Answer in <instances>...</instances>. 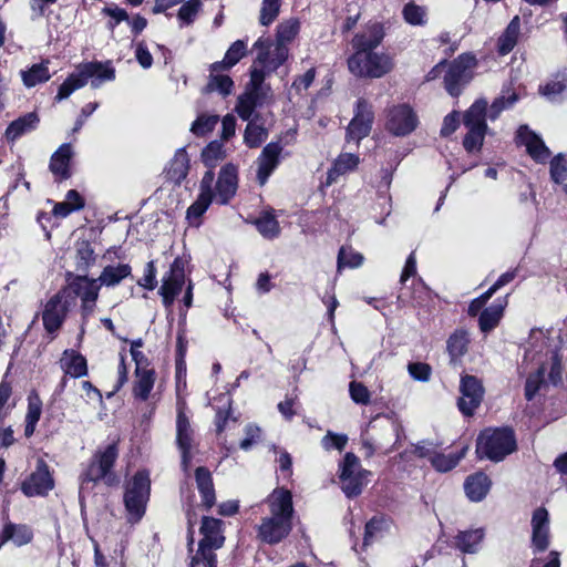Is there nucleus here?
Masks as SVG:
<instances>
[{
	"label": "nucleus",
	"mask_w": 567,
	"mask_h": 567,
	"mask_svg": "<svg viewBox=\"0 0 567 567\" xmlns=\"http://www.w3.org/2000/svg\"><path fill=\"white\" fill-rule=\"evenodd\" d=\"M563 337L559 331L533 328L524 343L520 368L527 374L525 390L565 388L560 362Z\"/></svg>",
	"instance_id": "1"
},
{
	"label": "nucleus",
	"mask_w": 567,
	"mask_h": 567,
	"mask_svg": "<svg viewBox=\"0 0 567 567\" xmlns=\"http://www.w3.org/2000/svg\"><path fill=\"white\" fill-rule=\"evenodd\" d=\"M270 515L262 518L258 536L262 542L277 544L287 537L292 528V495L288 489L276 488L266 499Z\"/></svg>",
	"instance_id": "2"
},
{
	"label": "nucleus",
	"mask_w": 567,
	"mask_h": 567,
	"mask_svg": "<svg viewBox=\"0 0 567 567\" xmlns=\"http://www.w3.org/2000/svg\"><path fill=\"white\" fill-rule=\"evenodd\" d=\"M118 457L117 443L113 442L96 449L80 476L79 496L83 499L93 488L102 483L106 486L118 484V476L114 472V465Z\"/></svg>",
	"instance_id": "3"
},
{
	"label": "nucleus",
	"mask_w": 567,
	"mask_h": 567,
	"mask_svg": "<svg viewBox=\"0 0 567 567\" xmlns=\"http://www.w3.org/2000/svg\"><path fill=\"white\" fill-rule=\"evenodd\" d=\"M114 79L115 69L111 61L80 64L75 72L71 73L60 85L55 100L60 102L68 99L74 91L85 86L89 80H91V86L97 89L104 82H111Z\"/></svg>",
	"instance_id": "4"
},
{
	"label": "nucleus",
	"mask_w": 567,
	"mask_h": 567,
	"mask_svg": "<svg viewBox=\"0 0 567 567\" xmlns=\"http://www.w3.org/2000/svg\"><path fill=\"white\" fill-rule=\"evenodd\" d=\"M516 450L514 431L509 427H488L476 440V454L480 458L501 462Z\"/></svg>",
	"instance_id": "5"
},
{
	"label": "nucleus",
	"mask_w": 567,
	"mask_h": 567,
	"mask_svg": "<svg viewBox=\"0 0 567 567\" xmlns=\"http://www.w3.org/2000/svg\"><path fill=\"white\" fill-rule=\"evenodd\" d=\"M200 533L203 535L197 553L192 557L190 567H216L217 560L214 554L224 544L221 535V520L213 517H203Z\"/></svg>",
	"instance_id": "6"
},
{
	"label": "nucleus",
	"mask_w": 567,
	"mask_h": 567,
	"mask_svg": "<svg viewBox=\"0 0 567 567\" xmlns=\"http://www.w3.org/2000/svg\"><path fill=\"white\" fill-rule=\"evenodd\" d=\"M348 68L355 76L379 79L392 71L394 62L385 52H354L348 59Z\"/></svg>",
	"instance_id": "7"
},
{
	"label": "nucleus",
	"mask_w": 567,
	"mask_h": 567,
	"mask_svg": "<svg viewBox=\"0 0 567 567\" xmlns=\"http://www.w3.org/2000/svg\"><path fill=\"white\" fill-rule=\"evenodd\" d=\"M150 493L151 478L146 471H138L125 483L124 504L130 522L136 523L143 517Z\"/></svg>",
	"instance_id": "8"
},
{
	"label": "nucleus",
	"mask_w": 567,
	"mask_h": 567,
	"mask_svg": "<svg viewBox=\"0 0 567 567\" xmlns=\"http://www.w3.org/2000/svg\"><path fill=\"white\" fill-rule=\"evenodd\" d=\"M475 66V56L470 53H463L446 63L443 84L451 96L457 97L462 94L463 90L474 78Z\"/></svg>",
	"instance_id": "9"
},
{
	"label": "nucleus",
	"mask_w": 567,
	"mask_h": 567,
	"mask_svg": "<svg viewBox=\"0 0 567 567\" xmlns=\"http://www.w3.org/2000/svg\"><path fill=\"white\" fill-rule=\"evenodd\" d=\"M487 102L485 100L475 101L465 112L463 123L467 128V133L463 140V146L468 153L480 152L482 148L486 125Z\"/></svg>",
	"instance_id": "10"
},
{
	"label": "nucleus",
	"mask_w": 567,
	"mask_h": 567,
	"mask_svg": "<svg viewBox=\"0 0 567 567\" xmlns=\"http://www.w3.org/2000/svg\"><path fill=\"white\" fill-rule=\"evenodd\" d=\"M100 288L96 279L89 278L85 275H76L69 280L66 287L61 291H65V297L71 301V305L75 298L81 299L82 318L83 321H86L95 310Z\"/></svg>",
	"instance_id": "11"
},
{
	"label": "nucleus",
	"mask_w": 567,
	"mask_h": 567,
	"mask_svg": "<svg viewBox=\"0 0 567 567\" xmlns=\"http://www.w3.org/2000/svg\"><path fill=\"white\" fill-rule=\"evenodd\" d=\"M256 58L250 71H259L269 75L281 66L288 59L289 50L286 45H276L270 38L260 37L252 45Z\"/></svg>",
	"instance_id": "12"
},
{
	"label": "nucleus",
	"mask_w": 567,
	"mask_h": 567,
	"mask_svg": "<svg viewBox=\"0 0 567 567\" xmlns=\"http://www.w3.org/2000/svg\"><path fill=\"white\" fill-rule=\"evenodd\" d=\"M339 480L342 492L348 497L361 494L368 483L370 472L362 468L360 460L353 453H347L339 466Z\"/></svg>",
	"instance_id": "13"
},
{
	"label": "nucleus",
	"mask_w": 567,
	"mask_h": 567,
	"mask_svg": "<svg viewBox=\"0 0 567 567\" xmlns=\"http://www.w3.org/2000/svg\"><path fill=\"white\" fill-rule=\"evenodd\" d=\"M188 264L186 257H176L171 265L168 272L162 278V285L158 293L162 297L163 305L166 309H171L175 298L182 292L186 285L185 268Z\"/></svg>",
	"instance_id": "14"
},
{
	"label": "nucleus",
	"mask_w": 567,
	"mask_h": 567,
	"mask_svg": "<svg viewBox=\"0 0 567 567\" xmlns=\"http://www.w3.org/2000/svg\"><path fill=\"white\" fill-rule=\"evenodd\" d=\"M71 308V301L66 299L65 291L59 290L43 305L41 312L42 323L47 333L55 336L62 328Z\"/></svg>",
	"instance_id": "15"
},
{
	"label": "nucleus",
	"mask_w": 567,
	"mask_h": 567,
	"mask_svg": "<svg viewBox=\"0 0 567 567\" xmlns=\"http://www.w3.org/2000/svg\"><path fill=\"white\" fill-rule=\"evenodd\" d=\"M374 113L372 105L364 99H359L354 109V116L347 128V140L357 144L367 137L372 128Z\"/></svg>",
	"instance_id": "16"
},
{
	"label": "nucleus",
	"mask_w": 567,
	"mask_h": 567,
	"mask_svg": "<svg viewBox=\"0 0 567 567\" xmlns=\"http://www.w3.org/2000/svg\"><path fill=\"white\" fill-rule=\"evenodd\" d=\"M54 487V480L43 460H38L35 470L23 481L21 491L28 497L44 496Z\"/></svg>",
	"instance_id": "17"
},
{
	"label": "nucleus",
	"mask_w": 567,
	"mask_h": 567,
	"mask_svg": "<svg viewBox=\"0 0 567 567\" xmlns=\"http://www.w3.org/2000/svg\"><path fill=\"white\" fill-rule=\"evenodd\" d=\"M417 126V116L406 104L393 106L388 114L386 128L395 136H405Z\"/></svg>",
	"instance_id": "18"
},
{
	"label": "nucleus",
	"mask_w": 567,
	"mask_h": 567,
	"mask_svg": "<svg viewBox=\"0 0 567 567\" xmlns=\"http://www.w3.org/2000/svg\"><path fill=\"white\" fill-rule=\"evenodd\" d=\"M516 142L526 148L527 154L538 164L548 162L551 152L543 138L527 125H520L516 132Z\"/></svg>",
	"instance_id": "19"
},
{
	"label": "nucleus",
	"mask_w": 567,
	"mask_h": 567,
	"mask_svg": "<svg viewBox=\"0 0 567 567\" xmlns=\"http://www.w3.org/2000/svg\"><path fill=\"white\" fill-rule=\"evenodd\" d=\"M64 372L62 388L75 386V381L87 374L86 359L74 350H65L60 360Z\"/></svg>",
	"instance_id": "20"
},
{
	"label": "nucleus",
	"mask_w": 567,
	"mask_h": 567,
	"mask_svg": "<svg viewBox=\"0 0 567 567\" xmlns=\"http://www.w3.org/2000/svg\"><path fill=\"white\" fill-rule=\"evenodd\" d=\"M238 188V168L228 163L220 168L216 182V202L226 205L235 197Z\"/></svg>",
	"instance_id": "21"
},
{
	"label": "nucleus",
	"mask_w": 567,
	"mask_h": 567,
	"mask_svg": "<svg viewBox=\"0 0 567 567\" xmlns=\"http://www.w3.org/2000/svg\"><path fill=\"white\" fill-rule=\"evenodd\" d=\"M190 169V158L186 147L175 151L173 157L166 163L163 175L166 182L174 186H181L187 178Z\"/></svg>",
	"instance_id": "22"
},
{
	"label": "nucleus",
	"mask_w": 567,
	"mask_h": 567,
	"mask_svg": "<svg viewBox=\"0 0 567 567\" xmlns=\"http://www.w3.org/2000/svg\"><path fill=\"white\" fill-rule=\"evenodd\" d=\"M176 442L182 454V467L185 472L188 470L190 462V449L193 442V431L188 417L183 411L181 401L178 400V414L176 421Z\"/></svg>",
	"instance_id": "23"
},
{
	"label": "nucleus",
	"mask_w": 567,
	"mask_h": 567,
	"mask_svg": "<svg viewBox=\"0 0 567 567\" xmlns=\"http://www.w3.org/2000/svg\"><path fill=\"white\" fill-rule=\"evenodd\" d=\"M281 152L282 146L276 142H271L262 148L257 158V181L260 186L268 182V178L277 168Z\"/></svg>",
	"instance_id": "24"
},
{
	"label": "nucleus",
	"mask_w": 567,
	"mask_h": 567,
	"mask_svg": "<svg viewBox=\"0 0 567 567\" xmlns=\"http://www.w3.org/2000/svg\"><path fill=\"white\" fill-rule=\"evenodd\" d=\"M532 544L536 551H545L549 546V517L544 507H538L532 516Z\"/></svg>",
	"instance_id": "25"
},
{
	"label": "nucleus",
	"mask_w": 567,
	"mask_h": 567,
	"mask_svg": "<svg viewBox=\"0 0 567 567\" xmlns=\"http://www.w3.org/2000/svg\"><path fill=\"white\" fill-rule=\"evenodd\" d=\"M384 35V28L381 23H369L361 32L353 37L352 48L354 52H371L381 44Z\"/></svg>",
	"instance_id": "26"
},
{
	"label": "nucleus",
	"mask_w": 567,
	"mask_h": 567,
	"mask_svg": "<svg viewBox=\"0 0 567 567\" xmlns=\"http://www.w3.org/2000/svg\"><path fill=\"white\" fill-rule=\"evenodd\" d=\"M209 402L214 409H217L216 431L218 435L237 424V419L231 416L229 392L220 393L218 396L209 399Z\"/></svg>",
	"instance_id": "27"
},
{
	"label": "nucleus",
	"mask_w": 567,
	"mask_h": 567,
	"mask_svg": "<svg viewBox=\"0 0 567 567\" xmlns=\"http://www.w3.org/2000/svg\"><path fill=\"white\" fill-rule=\"evenodd\" d=\"M360 164V157L352 153H341L332 163L327 173L324 186L329 187L337 183L341 176L354 172Z\"/></svg>",
	"instance_id": "28"
},
{
	"label": "nucleus",
	"mask_w": 567,
	"mask_h": 567,
	"mask_svg": "<svg viewBox=\"0 0 567 567\" xmlns=\"http://www.w3.org/2000/svg\"><path fill=\"white\" fill-rule=\"evenodd\" d=\"M506 306L507 297L498 298L491 306L483 309L478 316V328L481 332L487 334L499 324Z\"/></svg>",
	"instance_id": "29"
},
{
	"label": "nucleus",
	"mask_w": 567,
	"mask_h": 567,
	"mask_svg": "<svg viewBox=\"0 0 567 567\" xmlns=\"http://www.w3.org/2000/svg\"><path fill=\"white\" fill-rule=\"evenodd\" d=\"M266 76L260 74L259 71H250V80L245 91L259 106L270 104L274 101L272 90L269 84L265 83Z\"/></svg>",
	"instance_id": "30"
},
{
	"label": "nucleus",
	"mask_w": 567,
	"mask_h": 567,
	"mask_svg": "<svg viewBox=\"0 0 567 567\" xmlns=\"http://www.w3.org/2000/svg\"><path fill=\"white\" fill-rule=\"evenodd\" d=\"M73 156L71 144H62L51 156L50 171L60 181L68 179L71 176L70 163Z\"/></svg>",
	"instance_id": "31"
},
{
	"label": "nucleus",
	"mask_w": 567,
	"mask_h": 567,
	"mask_svg": "<svg viewBox=\"0 0 567 567\" xmlns=\"http://www.w3.org/2000/svg\"><path fill=\"white\" fill-rule=\"evenodd\" d=\"M40 118L35 112L27 113L12 121L6 130L4 136L8 142H14L21 136L34 131Z\"/></svg>",
	"instance_id": "32"
},
{
	"label": "nucleus",
	"mask_w": 567,
	"mask_h": 567,
	"mask_svg": "<svg viewBox=\"0 0 567 567\" xmlns=\"http://www.w3.org/2000/svg\"><path fill=\"white\" fill-rule=\"evenodd\" d=\"M470 342V333L463 328L456 329L450 334L446 340V351L451 362L460 361L467 353Z\"/></svg>",
	"instance_id": "33"
},
{
	"label": "nucleus",
	"mask_w": 567,
	"mask_h": 567,
	"mask_svg": "<svg viewBox=\"0 0 567 567\" xmlns=\"http://www.w3.org/2000/svg\"><path fill=\"white\" fill-rule=\"evenodd\" d=\"M491 487V480L482 472L468 476L464 483L466 496L472 502H481L487 495Z\"/></svg>",
	"instance_id": "34"
},
{
	"label": "nucleus",
	"mask_w": 567,
	"mask_h": 567,
	"mask_svg": "<svg viewBox=\"0 0 567 567\" xmlns=\"http://www.w3.org/2000/svg\"><path fill=\"white\" fill-rule=\"evenodd\" d=\"M485 536L483 528H475L460 532L455 536V547L465 554H475L478 551L481 543Z\"/></svg>",
	"instance_id": "35"
},
{
	"label": "nucleus",
	"mask_w": 567,
	"mask_h": 567,
	"mask_svg": "<svg viewBox=\"0 0 567 567\" xmlns=\"http://www.w3.org/2000/svg\"><path fill=\"white\" fill-rule=\"evenodd\" d=\"M247 45L243 40L235 41L227 50L221 61L215 62L210 65L212 72H220L228 70L237 64L240 59L246 54Z\"/></svg>",
	"instance_id": "36"
},
{
	"label": "nucleus",
	"mask_w": 567,
	"mask_h": 567,
	"mask_svg": "<svg viewBox=\"0 0 567 567\" xmlns=\"http://www.w3.org/2000/svg\"><path fill=\"white\" fill-rule=\"evenodd\" d=\"M252 224L266 239H274L280 235V226L272 210H262Z\"/></svg>",
	"instance_id": "37"
},
{
	"label": "nucleus",
	"mask_w": 567,
	"mask_h": 567,
	"mask_svg": "<svg viewBox=\"0 0 567 567\" xmlns=\"http://www.w3.org/2000/svg\"><path fill=\"white\" fill-rule=\"evenodd\" d=\"M520 30L519 17L516 16L506 27L505 31L498 38L497 51L501 55L508 54L517 43V39Z\"/></svg>",
	"instance_id": "38"
},
{
	"label": "nucleus",
	"mask_w": 567,
	"mask_h": 567,
	"mask_svg": "<svg viewBox=\"0 0 567 567\" xmlns=\"http://www.w3.org/2000/svg\"><path fill=\"white\" fill-rule=\"evenodd\" d=\"M131 266L127 264H118L116 266H106L99 278L96 279L100 287H114L118 285L123 279L131 275Z\"/></svg>",
	"instance_id": "39"
},
{
	"label": "nucleus",
	"mask_w": 567,
	"mask_h": 567,
	"mask_svg": "<svg viewBox=\"0 0 567 567\" xmlns=\"http://www.w3.org/2000/svg\"><path fill=\"white\" fill-rule=\"evenodd\" d=\"M196 484L199 493L202 494L203 504L210 508L215 504V491L210 472L206 467H197Z\"/></svg>",
	"instance_id": "40"
},
{
	"label": "nucleus",
	"mask_w": 567,
	"mask_h": 567,
	"mask_svg": "<svg viewBox=\"0 0 567 567\" xmlns=\"http://www.w3.org/2000/svg\"><path fill=\"white\" fill-rule=\"evenodd\" d=\"M21 79L27 87H33L40 83L48 82L51 79L49 71V61L33 64L28 70L21 71Z\"/></svg>",
	"instance_id": "41"
},
{
	"label": "nucleus",
	"mask_w": 567,
	"mask_h": 567,
	"mask_svg": "<svg viewBox=\"0 0 567 567\" xmlns=\"http://www.w3.org/2000/svg\"><path fill=\"white\" fill-rule=\"evenodd\" d=\"M42 414V401L37 394L32 392L28 398V411L25 414L24 435L30 437L35 431V425Z\"/></svg>",
	"instance_id": "42"
},
{
	"label": "nucleus",
	"mask_w": 567,
	"mask_h": 567,
	"mask_svg": "<svg viewBox=\"0 0 567 567\" xmlns=\"http://www.w3.org/2000/svg\"><path fill=\"white\" fill-rule=\"evenodd\" d=\"M6 537L9 542H12L16 546L21 547L31 543L33 538L32 529L27 525L7 523L3 526Z\"/></svg>",
	"instance_id": "43"
},
{
	"label": "nucleus",
	"mask_w": 567,
	"mask_h": 567,
	"mask_svg": "<svg viewBox=\"0 0 567 567\" xmlns=\"http://www.w3.org/2000/svg\"><path fill=\"white\" fill-rule=\"evenodd\" d=\"M468 447L464 446L458 453L442 454L435 452L431 456L432 466L439 472H449L465 456Z\"/></svg>",
	"instance_id": "44"
},
{
	"label": "nucleus",
	"mask_w": 567,
	"mask_h": 567,
	"mask_svg": "<svg viewBox=\"0 0 567 567\" xmlns=\"http://www.w3.org/2000/svg\"><path fill=\"white\" fill-rule=\"evenodd\" d=\"M300 29L299 21L296 19H289L282 21L277 27L276 45H286L291 42L298 34Z\"/></svg>",
	"instance_id": "45"
},
{
	"label": "nucleus",
	"mask_w": 567,
	"mask_h": 567,
	"mask_svg": "<svg viewBox=\"0 0 567 567\" xmlns=\"http://www.w3.org/2000/svg\"><path fill=\"white\" fill-rule=\"evenodd\" d=\"M226 156V152L224 145L219 141L210 142L203 151H202V161L203 163L209 167L214 168L220 163Z\"/></svg>",
	"instance_id": "46"
},
{
	"label": "nucleus",
	"mask_w": 567,
	"mask_h": 567,
	"mask_svg": "<svg viewBox=\"0 0 567 567\" xmlns=\"http://www.w3.org/2000/svg\"><path fill=\"white\" fill-rule=\"evenodd\" d=\"M234 86V82L230 76L225 74H219V72H212L209 75V81L205 87L206 92H218L223 96H227L231 93Z\"/></svg>",
	"instance_id": "47"
},
{
	"label": "nucleus",
	"mask_w": 567,
	"mask_h": 567,
	"mask_svg": "<svg viewBox=\"0 0 567 567\" xmlns=\"http://www.w3.org/2000/svg\"><path fill=\"white\" fill-rule=\"evenodd\" d=\"M483 401V392H462L457 399V406L465 416H472Z\"/></svg>",
	"instance_id": "48"
},
{
	"label": "nucleus",
	"mask_w": 567,
	"mask_h": 567,
	"mask_svg": "<svg viewBox=\"0 0 567 567\" xmlns=\"http://www.w3.org/2000/svg\"><path fill=\"white\" fill-rule=\"evenodd\" d=\"M267 136L268 132L262 125L252 121L248 122L244 135V141L247 146L250 148L258 147L266 141Z\"/></svg>",
	"instance_id": "49"
},
{
	"label": "nucleus",
	"mask_w": 567,
	"mask_h": 567,
	"mask_svg": "<svg viewBox=\"0 0 567 567\" xmlns=\"http://www.w3.org/2000/svg\"><path fill=\"white\" fill-rule=\"evenodd\" d=\"M213 199V197L198 194L197 199L186 212V218L192 225H199V218L206 213Z\"/></svg>",
	"instance_id": "50"
},
{
	"label": "nucleus",
	"mask_w": 567,
	"mask_h": 567,
	"mask_svg": "<svg viewBox=\"0 0 567 567\" xmlns=\"http://www.w3.org/2000/svg\"><path fill=\"white\" fill-rule=\"evenodd\" d=\"M363 262V256L350 247H341L338 254V271L343 268H357Z\"/></svg>",
	"instance_id": "51"
},
{
	"label": "nucleus",
	"mask_w": 567,
	"mask_h": 567,
	"mask_svg": "<svg viewBox=\"0 0 567 567\" xmlns=\"http://www.w3.org/2000/svg\"><path fill=\"white\" fill-rule=\"evenodd\" d=\"M200 8V0H188L184 2L177 13L179 27L183 28L192 24L195 21Z\"/></svg>",
	"instance_id": "52"
},
{
	"label": "nucleus",
	"mask_w": 567,
	"mask_h": 567,
	"mask_svg": "<svg viewBox=\"0 0 567 567\" xmlns=\"http://www.w3.org/2000/svg\"><path fill=\"white\" fill-rule=\"evenodd\" d=\"M404 21L411 25H424L426 23V9L414 2H409L402 10Z\"/></svg>",
	"instance_id": "53"
},
{
	"label": "nucleus",
	"mask_w": 567,
	"mask_h": 567,
	"mask_svg": "<svg viewBox=\"0 0 567 567\" xmlns=\"http://www.w3.org/2000/svg\"><path fill=\"white\" fill-rule=\"evenodd\" d=\"M550 179L556 184L567 181V161L564 154H557L549 162Z\"/></svg>",
	"instance_id": "54"
},
{
	"label": "nucleus",
	"mask_w": 567,
	"mask_h": 567,
	"mask_svg": "<svg viewBox=\"0 0 567 567\" xmlns=\"http://www.w3.org/2000/svg\"><path fill=\"white\" fill-rule=\"evenodd\" d=\"M386 520L379 517L371 518L365 524V532L363 538V546H368L373 543L375 539H379L383 536V532L386 528Z\"/></svg>",
	"instance_id": "55"
},
{
	"label": "nucleus",
	"mask_w": 567,
	"mask_h": 567,
	"mask_svg": "<svg viewBox=\"0 0 567 567\" xmlns=\"http://www.w3.org/2000/svg\"><path fill=\"white\" fill-rule=\"evenodd\" d=\"M218 121V115L200 114L192 124L190 132L196 136H204L215 128Z\"/></svg>",
	"instance_id": "56"
},
{
	"label": "nucleus",
	"mask_w": 567,
	"mask_h": 567,
	"mask_svg": "<svg viewBox=\"0 0 567 567\" xmlns=\"http://www.w3.org/2000/svg\"><path fill=\"white\" fill-rule=\"evenodd\" d=\"M281 0H262L259 22L261 25H270L279 16Z\"/></svg>",
	"instance_id": "57"
},
{
	"label": "nucleus",
	"mask_w": 567,
	"mask_h": 567,
	"mask_svg": "<svg viewBox=\"0 0 567 567\" xmlns=\"http://www.w3.org/2000/svg\"><path fill=\"white\" fill-rule=\"evenodd\" d=\"M517 95L514 92H503L501 96L494 100L491 105L488 116L491 120H495L502 111L511 107L517 101Z\"/></svg>",
	"instance_id": "58"
},
{
	"label": "nucleus",
	"mask_w": 567,
	"mask_h": 567,
	"mask_svg": "<svg viewBox=\"0 0 567 567\" xmlns=\"http://www.w3.org/2000/svg\"><path fill=\"white\" fill-rule=\"evenodd\" d=\"M95 261L94 249L86 241L81 243L76 249V267L79 270H87Z\"/></svg>",
	"instance_id": "59"
},
{
	"label": "nucleus",
	"mask_w": 567,
	"mask_h": 567,
	"mask_svg": "<svg viewBox=\"0 0 567 567\" xmlns=\"http://www.w3.org/2000/svg\"><path fill=\"white\" fill-rule=\"evenodd\" d=\"M259 106L252 97L248 93H244L239 96L237 105H236V112L244 121H248L255 109Z\"/></svg>",
	"instance_id": "60"
},
{
	"label": "nucleus",
	"mask_w": 567,
	"mask_h": 567,
	"mask_svg": "<svg viewBox=\"0 0 567 567\" xmlns=\"http://www.w3.org/2000/svg\"><path fill=\"white\" fill-rule=\"evenodd\" d=\"M409 375L420 382H426L432 375V368L425 362H411L408 364Z\"/></svg>",
	"instance_id": "61"
},
{
	"label": "nucleus",
	"mask_w": 567,
	"mask_h": 567,
	"mask_svg": "<svg viewBox=\"0 0 567 567\" xmlns=\"http://www.w3.org/2000/svg\"><path fill=\"white\" fill-rule=\"evenodd\" d=\"M136 378L135 390H152L154 385V372L151 369L142 368L138 361H136Z\"/></svg>",
	"instance_id": "62"
},
{
	"label": "nucleus",
	"mask_w": 567,
	"mask_h": 567,
	"mask_svg": "<svg viewBox=\"0 0 567 567\" xmlns=\"http://www.w3.org/2000/svg\"><path fill=\"white\" fill-rule=\"evenodd\" d=\"M261 437V430L259 426L248 424L245 427V437L240 441L239 447L244 451H249Z\"/></svg>",
	"instance_id": "63"
},
{
	"label": "nucleus",
	"mask_w": 567,
	"mask_h": 567,
	"mask_svg": "<svg viewBox=\"0 0 567 567\" xmlns=\"http://www.w3.org/2000/svg\"><path fill=\"white\" fill-rule=\"evenodd\" d=\"M103 12L111 18V20L107 22V28L113 31L115 27L123 22L128 21V14L126 10L118 8V7H105L103 9Z\"/></svg>",
	"instance_id": "64"
}]
</instances>
